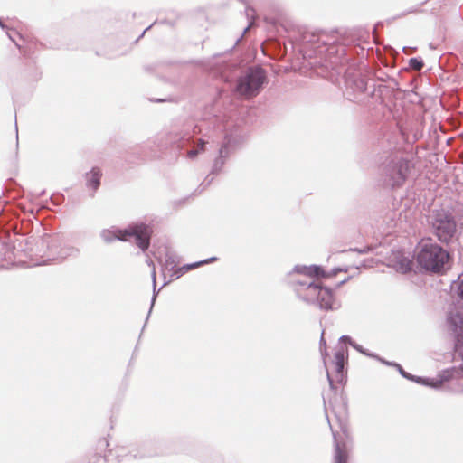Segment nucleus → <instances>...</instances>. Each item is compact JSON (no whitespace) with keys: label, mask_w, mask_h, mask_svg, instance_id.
I'll return each instance as SVG.
<instances>
[{"label":"nucleus","mask_w":463,"mask_h":463,"mask_svg":"<svg viewBox=\"0 0 463 463\" xmlns=\"http://www.w3.org/2000/svg\"><path fill=\"white\" fill-rule=\"evenodd\" d=\"M413 50H414L413 48L403 47V52L406 53H411V52H412Z\"/></svg>","instance_id":"obj_33"},{"label":"nucleus","mask_w":463,"mask_h":463,"mask_svg":"<svg viewBox=\"0 0 463 463\" xmlns=\"http://www.w3.org/2000/svg\"><path fill=\"white\" fill-rule=\"evenodd\" d=\"M351 346L356 350L357 352L363 354L365 356L372 358H378V355L373 353H370L368 350L364 349L362 345L357 344L356 342L351 343Z\"/></svg>","instance_id":"obj_21"},{"label":"nucleus","mask_w":463,"mask_h":463,"mask_svg":"<svg viewBox=\"0 0 463 463\" xmlns=\"http://www.w3.org/2000/svg\"><path fill=\"white\" fill-rule=\"evenodd\" d=\"M327 423H328V425H329L330 430H333V427H332V425H331L330 420H327Z\"/></svg>","instance_id":"obj_40"},{"label":"nucleus","mask_w":463,"mask_h":463,"mask_svg":"<svg viewBox=\"0 0 463 463\" xmlns=\"http://www.w3.org/2000/svg\"><path fill=\"white\" fill-rule=\"evenodd\" d=\"M150 455H151V454H150V453H148V452H142V453H140L139 455H137V454H134V455H133V457H134V458H137V456H139V457H145V456H150Z\"/></svg>","instance_id":"obj_32"},{"label":"nucleus","mask_w":463,"mask_h":463,"mask_svg":"<svg viewBox=\"0 0 463 463\" xmlns=\"http://www.w3.org/2000/svg\"><path fill=\"white\" fill-rule=\"evenodd\" d=\"M152 232L153 231L149 225L140 222L129 225L126 229L116 227L103 229L99 236L105 243H111L117 240L127 241L128 237H134L137 246L145 251L150 246Z\"/></svg>","instance_id":"obj_2"},{"label":"nucleus","mask_w":463,"mask_h":463,"mask_svg":"<svg viewBox=\"0 0 463 463\" xmlns=\"http://www.w3.org/2000/svg\"><path fill=\"white\" fill-rule=\"evenodd\" d=\"M326 376H327V379H328L329 384L332 386V385H333V381H332V379H331V376H330V374H329L328 371L326 372Z\"/></svg>","instance_id":"obj_36"},{"label":"nucleus","mask_w":463,"mask_h":463,"mask_svg":"<svg viewBox=\"0 0 463 463\" xmlns=\"http://www.w3.org/2000/svg\"><path fill=\"white\" fill-rule=\"evenodd\" d=\"M318 278H303L291 280L293 289L298 299L308 304L316 305L322 310H337L341 307L332 289L323 287Z\"/></svg>","instance_id":"obj_1"},{"label":"nucleus","mask_w":463,"mask_h":463,"mask_svg":"<svg viewBox=\"0 0 463 463\" xmlns=\"http://www.w3.org/2000/svg\"><path fill=\"white\" fill-rule=\"evenodd\" d=\"M232 141V139L230 137H228V136L225 137L224 141L219 149V153H218L219 156L223 157L225 159H227L229 157V156L231 154Z\"/></svg>","instance_id":"obj_17"},{"label":"nucleus","mask_w":463,"mask_h":463,"mask_svg":"<svg viewBox=\"0 0 463 463\" xmlns=\"http://www.w3.org/2000/svg\"><path fill=\"white\" fill-rule=\"evenodd\" d=\"M101 172L99 168L93 167L89 173L85 175L86 186L92 190L91 196L99 189L100 185Z\"/></svg>","instance_id":"obj_11"},{"label":"nucleus","mask_w":463,"mask_h":463,"mask_svg":"<svg viewBox=\"0 0 463 463\" xmlns=\"http://www.w3.org/2000/svg\"><path fill=\"white\" fill-rule=\"evenodd\" d=\"M449 253L436 243L424 244L418 253L417 260L426 270L441 272L449 260Z\"/></svg>","instance_id":"obj_6"},{"label":"nucleus","mask_w":463,"mask_h":463,"mask_svg":"<svg viewBox=\"0 0 463 463\" xmlns=\"http://www.w3.org/2000/svg\"><path fill=\"white\" fill-rule=\"evenodd\" d=\"M340 342L347 343L351 345V343H354V341L349 336V335H342L339 338Z\"/></svg>","instance_id":"obj_26"},{"label":"nucleus","mask_w":463,"mask_h":463,"mask_svg":"<svg viewBox=\"0 0 463 463\" xmlns=\"http://www.w3.org/2000/svg\"><path fill=\"white\" fill-rule=\"evenodd\" d=\"M376 359H377L378 361H380L381 363H383V364H384L388 365V366H393V367H395V364H397V363H395V362H389V361H386V360H384L383 358L380 357L379 355H378V358H376Z\"/></svg>","instance_id":"obj_27"},{"label":"nucleus","mask_w":463,"mask_h":463,"mask_svg":"<svg viewBox=\"0 0 463 463\" xmlns=\"http://www.w3.org/2000/svg\"><path fill=\"white\" fill-rule=\"evenodd\" d=\"M250 12H253V10L250 9V8H247L246 9V13H247V16L250 17L251 14H250Z\"/></svg>","instance_id":"obj_37"},{"label":"nucleus","mask_w":463,"mask_h":463,"mask_svg":"<svg viewBox=\"0 0 463 463\" xmlns=\"http://www.w3.org/2000/svg\"><path fill=\"white\" fill-rule=\"evenodd\" d=\"M322 345H326V340L324 338V335L323 334H322L321 338H320V347H322Z\"/></svg>","instance_id":"obj_34"},{"label":"nucleus","mask_w":463,"mask_h":463,"mask_svg":"<svg viewBox=\"0 0 463 463\" xmlns=\"http://www.w3.org/2000/svg\"><path fill=\"white\" fill-rule=\"evenodd\" d=\"M204 146H205V141L203 139H200L198 141L197 146L187 152V156L191 159L194 158L201 151H203Z\"/></svg>","instance_id":"obj_20"},{"label":"nucleus","mask_w":463,"mask_h":463,"mask_svg":"<svg viewBox=\"0 0 463 463\" xmlns=\"http://www.w3.org/2000/svg\"><path fill=\"white\" fill-rule=\"evenodd\" d=\"M458 295L463 299V279L459 282L458 287Z\"/></svg>","instance_id":"obj_29"},{"label":"nucleus","mask_w":463,"mask_h":463,"mask_svg":"<svg viewBox=\"0 0 463 463\" xmlns=\"http://www.w3.org/2000/svg\"><path fill=\"white\" fill-rule=\"evenodd\" d=\"M88 463H107V459L100 454L95 453L89 457Z\"/></svg>","instance_id":"obj_23"},{"label":"nucleus","mask_w":463,"mask_h":463,"mask_svg":"<svg viewBox=\"0 0 463 463\" xmlns=\"http://www.w3.org/2000/svg\"><path fill=\"white\" fill-rule=\"evenodd\" d=\"M327 423H328V425H329L330 430H333V427H332V425H331L330 420H327Z\"/></svg>","instance_id":"obj_43"},{"label":"nucleus","mask_w":463,"mask_h":463,"mask_svg":"<svg viewBox=\"0 0 463 463\" xmlns=\"http://www.w3.org/2000/svg\"><path fill=\"white\" fill-rule=\"evenodd\" d=\"M203 463H238L235 459L230 457H225L220 453H213L203 459Z\"/></svg>","instance_id":"obj_16"},{"label":"nucleus","mask_w":463,"mask_h":463,"mask_svg":"<svg viewBox=\"0 0 463 463\" xmlns=\"http://www.w3.org/2000/svg\"><path fill=\"white\" fill-rule=\"evenodd\" d=\"M412 261L408 258L402 259L397 264V270L402 274H405L411 270L412 269Z\"/></svg>","instance_id":"obj_18"},{"label":"nucleus","mask_w":463,"mask_h":463,"mask_svg":"<svg viewBox=\"0 0 463 463\" xmlns=\"http://www.w3.org/2000/svg\"><path fill=\"white\" fill-rule=\"evenodd\" d=\"M225 162H226L225 158L218 156L213 162V168H212V174L218 175L222 171V168L224 165Z\"/></svg>","instance_id":"obj_19"},{"label":"nucleus","mask_w":463,"mask_h":463,"mask_svg":"<svg viewBox=\"0 0 463 463\" xmlns=\"http://www.w3.org/2000/svg\"><path fill=\"white\" fill-rule=\"evenodd\" d=\"M335 371L337 374L338 381H342L344 377L345 369V354L342 351H337L335 354L334 359Z\"/></svg>","instance_id":"obj_15"},{"label":"nucleus","mask_w":463,"mask_h":463,"mask_svg":"<svg viewBox=\"0 0 463 463\" xmlns=\"http://www.w3.org/2000/svg\"><path fill=\"white\" fill-rule=\"evenodd\" d=\"M431 232L443 243H451L458 238V223L454 215L444 209L433 210L428 217Z\"/></svg>","instance_id":"obj_3"},{"label":"nucleus","mask_w":463,"mask_h":463,"mask_svg":"<svg viewBox=\"0 0 463 463\" xmlns=\"http://www.w3.org/2000/svg\"><path fill=\"white\" fill-rule=\"evenodd\" d=\"M115 453H116V456H117L118 458H121V457H125V456H127V455L125 454V449H119L116 450V452H115Z\"/></svg>","instance_id":"obj_31"},{"label":"nucleus","mask_w":463,"mask_h":463,"mask_svg":"<svg viewBox=\"0 0 463 463\" xmlns=\"http://www.w3.org/2000/svg\"><path fill=\"white\" fill-rule=\"evenodd\" d=\"M447 323L455 336L457 350L463 354V315L458 311H451L448 314Z\"/></svg>","instance_id":"obj_7"},{"label":"nucleus","mask_w":463,"mask_h":463,"mask_svg":"<svg viewBox=\"0 0 463 463\" xmlns=\"http://www.w3.org/2000/svg\"><path fill=\"white\" fill-rule=\"evenodd\" d=\"M292 273L303 275L304 278H320L326 276L322 268L317 265H296L289 275H292Z\"/></svg>","instance_id":"obj_10"},{"label":"nucleus","mask_w":463,"mask_h":463,"mask_svg":"<svg viewBox=\"0 0 463 463\" xmlns=\"http://www.w3.org/2000/svg\"><path fill=\"white\" fill-rule=\"evenodd\" d=\"M254 24V22L253 21H250V24H248V26L243 30V33L241 34V36L236 41V44H238V43L241 41V39L243 37V35L250 30V28Z\"/></svg>","instance_id":"obj_28"},{"label":"nucleus","mask_w":463,"mask_h":463,"mask_svg":"<svg viewBox=\"0 0 463 463\" xmlns=\"http://www.w3.org/2000/svg\"><path fill=\"white\" fill-rule=\"evenodd\" d=\"M0 26L4 29L5 28V24H3L2 20L0 19Z\"/></svg>","instance_id":"obj_38"},{"label":"nucleus","mask_w":463,"mask_h":463,"mask_svg":"<svg viewBox=\"0 0 463 463\" xmlns=\"http://www.w3.org/2000/svg\"><path fill=\"white\" fill-rule=\"evenodd\" d=\"M346 88L354 93H364L367 90V82L361 77H348L345 80Z\"/></svg>","instance_id":"obj_13"},{"label":"nucleus","mask_w":463,"mask_h":463,"mask_svg":"<svg viewBox=\"0 0 463 463\" xmlns=\"http://www.w3.org/2000/svg\"><path fill=\"white\" fill-rule=\"evenodd\" d=\"M215 260H217L216 257H211V258H208V259L197 261V262H194V263H190V264H184L181 268H178L177 269H175L173 272V274L171 275V277H172L173 279H177L180 277H182L184 273H186L187 271L192 270V269H196V268H199V267H201V266H203L204 264H208V263L213 262Z\"/></svg>","instance_id":"obj_12"},{"label":"nucleus","mask_w":463,"mask_h":463,"mask_svg":"<svg viewBox=\"0 0 463 463\" xmlns=\"http://www.w3.org/2000/svg\"><path fill=\"white\" fill-rule=\"evenodd\" d=\"M162 24H166L170 26H174L175 23L174 22H171V21H168V20H165V21H162L161 22Z\"/></svg>","instance_id":"obj_35"},{"label":"nucleus","mask_w":463,"mask_h":463,"mask_svg":"<svg viewBox=\"0 0 463 463\" xmlns=\"http://www.w3.org/2000/svg\"><path fill=\"white\" fill-rule=\"evenodd\" d=\"M324 37L325 35L318 36L317 42L311 44V48L317 56L330 59L331 63H335V61H331L330 55L336 51L337 46L334 43H327Z\"/></svg>","instance_id":"obj_8"},{"label":"nucleus","mask_w":463,"mask_h":463,"mask_svg":"<svg viewBox=\"0 0 463 463\" xmlns=\"http://www.w3.org/2000/svg\"><path fill=\"white\" fill-rule=\"evenodd\" d=\"M327 423H328V425H329L330 430H333V427H332V425H331L330 420H327Z\"/></svg>","instance_id":"obj_42"},{"label":"nucleus","mask_w":463,"mask_h":463,"mask_svg":"<svg viewBox=\"0 0 463 463\" xmlns=\"http://www.w3.org/2000/svg\"><path fill=\"white\" fill-rule=\"evenodd\" d=\"M411 163L402 157H391L381 166V181L390 188L401 187L410 172Z\"/></svg>","instance_id":"obj_4"},{"label":"nucleus","mask_w":463,"mask_h":463,"mask_svg":"<svg viewBox=\"0 0 463 463\" xmlns=\"http://www.w3.org/2000/svg\"><path fill=\"white\" fill-rule=\"evenodd\" d=\"M395 368H397L399 373L402 377H404V378H406L408 380L412 377V374H411V373H407L406 371H404L403 368L400 364H395Z\"/></svg>","instance_id":"obj_24"},{"label":"nucleus","mask_w":463,"mask_h":463,"mask_svg":"<svg viewBox=\"0 0 463 463\" xmlns=\"http://www.w3.org/2000/svg\"><path fill=\"white\" fill-rule=\"evenodd\" d=\"M150 28H151V25H150V26H147V28L143 32L142 35H144V33H145L147 30H149Z\"/></svg>","instance_id":"obj_39"},{"label":"nucleus","mask_w":463,"mask_h":463,"mask_svg":"<svg viewBox=\"0 0 463 463\" xmlns=\"http://www.w3.org/2000/svg\"><path fill=\"white\" fill-rule=\"evenodd\" d=\"M409 380L413 381V382H415L417 383L425 385V386H429V387H431V388H434V389H438V388H439L442 385V383L447 379H445V378L430 379V378H424V377H420V376L412 375V377L410 378Z\"/></svg>","instance_id":"obj_14"},{"label":"nucleus","mask_w":463,"mask_h":463,"mask_svg":"<svg viewBox=\"0 0 463 463\" xmlns=\"http://www.w3.org/2000/svg\"><path fill=\"white\" fill-rule=\"evenodd\" d=\"M156 292L154 291V294H153V297H152V299H151V307H150V309H149L148 315H150V314H151V312H152V308H153L154 304H155V302H156ZM146 318H149V316H146Z\"/></svg>","instance_id":"obj_30"},{"label":"nucleus","mask_w":463,"mask_h":463,"mask_svg":"<svg viewBox=\"0 0 463 463\" xmlns=\"http://www.w3.org/2000/svg\"><path fill=\"white\" fill-rule=\"evenodd\" d=\"M146 263L148 264V266H152L153 267V269H152V279H153V286H154V289H155L156 288V284L155 266L153 264L152 260H150V259L146 260Z\"/></svg>","instance_id":"obj_25"},{"label":"nucleus","mask_w":463,"mask_h":463,"mask_svg":"<svg viewBox=\"0 0 463 463\" xmlns=\"http://www.w3.org/2000/svg\"><path fill=\"white\" fill-rule=\"evenodd\" d=\"M332 432L334 438V456L332 463H347L349 458L347 442L340 440L333 430Z\"/></svg>","instance_id":"obj_9"},{"label":"nucleus","mask_w":463,"mask_h":463,"mask_svg":"<svg viewBox=\"0 0 463 463\" xmlns=\"http://www.w3.org/2000/svg\"><path fill=\"white\" fill-rule=\"evenodd\" d=\"M265 81V71L260 67H251L237 80L234 91L244 99H250L260 92Z\"/></svg>","instance_id":"obj_5"},{"label":"nucleus","mask_w":463,"mask_h":463,"mask_svg":"<svg viewBox=\"0 0 463 463\" xmlns=\"http://www.w3.org/2000/svg\"><path fill=\"white\" fill-rule=\"evenodd\" d=\"M327 423H328V425H329L330 430H333V427H332V425H331L330 420H327Z\"/></svg>","instance_id":"obj_41"},{"label":"nucleus","mask_w":463,"mask_h":463,"mask_svg":"<svg viewBox=\"0 0 463 463\" xmlns=\"http://www.w3.org/2000/svg\"><path fill=\"white\" fill-rule=\"evenodd\" d=\"M409 66L415 71H420L424 63L420 58H411L409 61Z\"/></svg>","instance_id":"obj_22"}]
</instances>
